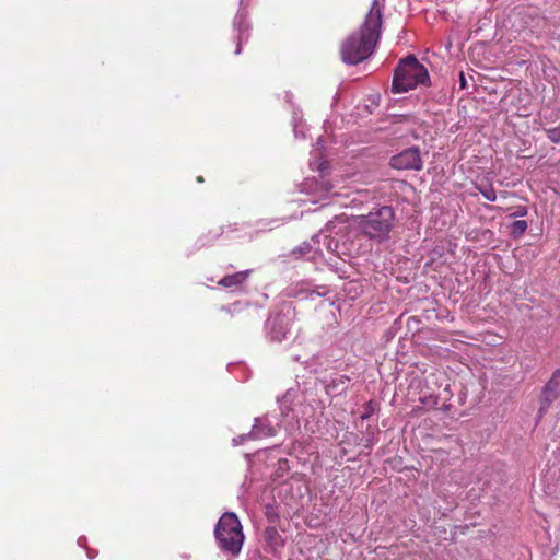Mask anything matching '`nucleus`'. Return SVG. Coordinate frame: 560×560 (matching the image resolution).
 <instances>
[{
	"label": "nucleus",
	"instance_id": "14",
	"mask_svg": "<svg viewBox=\"0 0 560 560\" xmlns=\"http://www.w3.org/2000/svg\"><path fill=\"white\" fill-rule=\"evenodd\" d=\"M526 213V210H518V212L515 215H524Z\"/></svg>",
	"mask_w": 560,
	"mask_h": 560
},
{
	"label": "nucleus",
	"instance_id": "1",
	"mask_svg": "<svg viewBox=\"0 0 560 560\" xmlns=\"http://www.w3.org/2000/svg\"><path fill=\"white\" fill-rule=\"evenodd\" d=\"M382 9L380 1L373 0L361 27L343 40L340 54L345 62L358 65L373 54L381 37Z\"/></svg>",
	"mask_w": 560,
	"mask_h": 560
},
{
	"label": "nucleus",
	"instance_id": "4",
	"mask_svg": "<svg viewBox=\"0 0 560 560\" xmlns=\"http://www.w3.org/2000/svg\"><path fill=\"white\" fill-rule=\"evenodd\" d=\"M220 548L233 556L241 552L245 536L243 526L233 512H225L218 521L214 529Z\"/></svg>",
	"mask_w": 560,
	"mask_h": 560
},
{
	"label": "nucleus",
	"instance_id": "7",
	"mask_svg": "<svg viewBox=\"0 0 560 560\" xmlns=\"http://www.w3.org/2000/svg\"><path fill=\"white\" fill-rule=\"evenodd\" d=\"M249 276V271H238L233 275L223 277L218 284L224 288L238 287L243 284Z\"/></svg>",
	"mask_w": 560,
	"mask_h": 560
},
{
	"label": "nucleus",
	"instance_id": "13",
	"mask_svg": "<svg viewBox=\"0 0 560 560\" xmlns=\"http://www.w3.org/2000/svg\"><path fill=\"white\" fill-rule=\"evenodd\" d=\"M266 533H267V534H271V533H272V534H277V530H276L275 528H268V529L266 530Z\"/></svg>",
	"mask_w": 560,
	"mask_h": 560
},
{
	"label": "nucleus",
	"instance_id": "12",
	"mask_svg": "<svg viewBox=\"0 0 560 560\" xmlns=\"http://www.w3.org/2000/svg\"><path fill=\"white\" fill-rule=\"evenodd\" d=\"M366 410H368L369 412H366V413H364V415L362 416V418H363V419L368 418V417L370 416V412H372V411H373V409H372V401H370V402L368 404V406H366Z\"/></svg>",
	"mask_w": 560,
	"mask_h": 560
},
{
	"label": "nucleus",
	"instance_id": "11",
	"mask_svg": "<svg viewBox=\"0 0 560 560\" xmlns=\"http://www.w3.org/2000/svg\"><path fill=\"white\" fill-rule=\"evenodd\" d=\"M459 84H460L462 89H465L467 86V82H466V79H465L463 72H460V75H459Z\"/></svg>",
	"mask_w": 560,
	"mask_h": 560
},
{
	"label": "nucleus",
	"instance_id": "15",
	"mask_svg": "<svg viewBox=\"0 0 560 560\" xmlns=\"http://www.w3.org/2000/svg\"><path fill=\"white\" fill-rule=\"evenodd\" d=\"M197 182H198V183H203V177H202V176H198V177H197Z\"/></svg>",
	"mask_w": 560,
	"mask_h": 560
},
{
	"label": "nucleus",
	"instance_id": "6",
	"mask_svg": "<svg viewBox=\"0 0 560 560\" xmlns=\"http://www.w3.org/2000/svg\"><path fill=\"white\" fill-rule=\"evenodd\" d=\"M560 394V371L556 370L544 388V400L539 412L542 413Z\"/></svg>",
	"mask_w": 560,
	"mask_h": 560
},
{
	"label": "nucleus",
	"instance_id": "10",
	"mask_svg": "<svg viewBox=\"0 0 560 560\" xmlns=\"http://www.w3.org/2000/svg\"><path fill=\"white\" fill-rule=\"evenodd\" d=\"M549 140L553 143H560V127L550 128L547 130Z\"/></svg>",
	"mask_w": 560,
	"mask_h": 560
},
{
	"label": "nucleus",
	"instance_id": "8",
	"mask_svg": "<svg viewBox=\"0 0 560 560\" xmlns=\"http://www.w3.org/2000/svg\"><path fill=\"white\" fill-rule=\"evenodd\" d=\"M527 229V222L524 220L514 221L511 225V235L515 238L521 237Z\"/></svg>",
	"mask_w": 560,
	"mask_h": 560
},
{
	"label": "nucleus",
	"instance_id": "16",
	"mask_svg": "<svg viewBox=\"0 0 560 560\" xmlns=\"http://www.w3.org/2000/svg\"><path fill=\"white\" fill-rule=\"evenodd\" d=\"M558 371H560V368L558 369Z\"/></svg>",
	"mask_w": 560,
	"mask_h": 560
},
{
	"label": "nucleus",
	"instance_id": "9",
	"mask_svg": "<svg viewBox=\"0 0 560 560\" xmlns=\"http://www.w3.org/2000/svg\"><path fill=\"white\" fill-rule=\"evenodd\" d=\"M479 192L489 201H495L497 194L492 185H479L477 186Z\"/></svg>",
	"mask_w": 560,
	"mask_h": 560
},
{
	"label": "nucleus",
	"instance_id": "2",
	"mask_svg": "<svg viewBox=\"0 0 560 560\" xmlns=\"http://www.w3.org/2000/svg\"><path fill=\"white\" fill-rule=\"evenodd\" d=\"M395 212L389 206L373 209L365 215H358L352 220V226L363 236L376 243L389 240L394 228Z\"/></svg>",
	"mask_w": 560,
	"mask_h": 560
},
{
	"label": "nucleus",
	"instance_id": "5",
	"mask_svg": "<svg viewBox=\"0 0 560 560\" xmlns=\"http://www.w3.org/2000/svg\"><path fill=\"white\" fill-rule=\"evenodd\" d=\"M390 166L397 170L420 171L423 166L418 148H409L390 159Z\"/></svg>",
	"mask_w": 560,
	"mask_h": 560
},
{
	"label": "nucleus",
	"instance_id": "3",
	"mask_svg": "<svg viewBox=\"0 0 560 560\" xmlns=\"http://www.w3.org/2000/svg\"><path fill=\"white\" fill-rule=\"evenodd\" d=\"M429 81L427 68L415 56H408L395 70L392 90L395 93H404L416 89L419 84L425 85Z\"/></svg>",
	"mask_w": 560,
	"mask_h": 560
}]
</instances>
